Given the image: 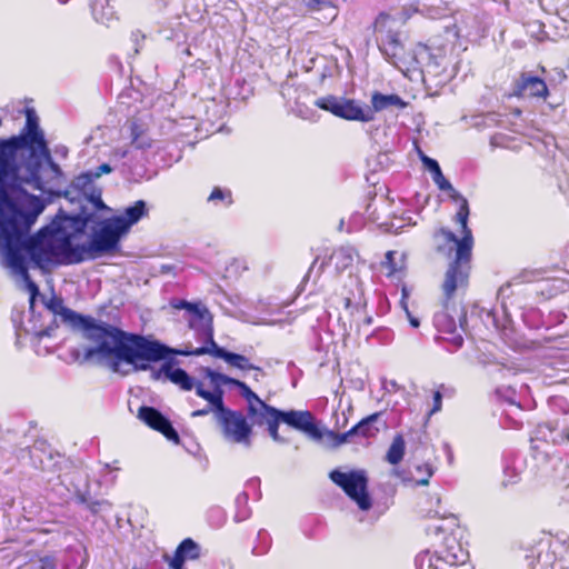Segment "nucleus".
Listing matches in <instances>:
<instances>
[{
	"mask_svg": "<svg viewBox=\"0 0 569 569\" xmlns=\"http://www.w3.org/2000/svg\"><path fill=\"white\" fill-rule=\"evenodd\" d=\"M46 206L47 202L38 196L24 197L20 208L0 226V263L12 277L24 282L31 305L39 289L29 276V268L48 271L94 260L118 249L120 239L127 234L123 227L109 218L102 221L88 243H74L76 234L67 232L64 226L70 219L57 217L36 234L29 236Z\"/></svg>",
	"mask_w": 569,
	"mask_h": 569,
	"instance_id": "f257e3e1",
	"label": "nucleus"
},
{
	"mask_svg": "<svg viewBox=\"0 0 569 569\" xmlns=\"http://www.w3.org/2000/svg\"><path fill=\"white\" fill-rule=\"evenodd\" d=\"M47 307L84 339L93 343L84 349V359L96 360L111 371L122 376L150 370L151 362H158L171 351L169 347L149 337L123 331L108 322L82 316L52 298Z\"/></svg>",
	"mask_w": 569,
	"mask_h": 569,
	"instance_id": "f03ea898",
	"label": "nucleus"
},
{
	"mask_svg": "<svg viewBox=\"0 0 569 569\" xmlns=\"http://www.w3.org/2000/svg\"><path fill=\"white\" fill-rule=\"evenodd\" d=\"M456 201H460L455 220L461 227V238H457L452 231L445 228H441L436 234L441 236L446 243H453L456 249L455 259L450 262L442 283L445 308H447L448 302L452 299L457 290L463 289L468 286L470 260L473 247L472 232L468 227V200L461 196V198H458Z\"/></svg>",
	"mask_w": 569,
	"mask_h": 569,
	"instance_id": "7ed1b4c3",
	"label": "nucleus"
},
{
	"mask_svg": "<svg viewBox=\"0 0 569 569\" xmlns=\"http://www.w3.org/2000/svg\"><path fill=\"white\" fill-rule=\"evenodd\" d=\"M329 478L357 503L359 509L367 511L371 508L372 502L368 493V477L365 470H351L349 472L332 470L329 473Z\"/></svg>",
	"mask_w": 569,
	"mask_h": 569,
	"instance_id": "20e7f679",
	"label": "nucleus"
},
{
	"mask_svg": "<svg viewBox=\"0 0 569 569\" xmlns=\"http://www.w3.org/2000/svg\"><path fill=\"white\" fill-rule=\"evenodd\" d=\"M315 106L348 121L370 122L373 120L371 108L363 107L353 99L328 94L316 99Z\"/></svg>",
	"mask_w": 569,
	"mask_h": 569,
	"instance_id": "39448f33",
	"label": "nucleus"
},
{
	"mask_svg": "<svg viewBox=\"0 0 569 569\" xmlns=\"http://www.w3.org/2000/svg\"><path fill=\"white\" fill-rule=\"evenodd\" d=\"M207 346L196 348V349H186V350H174L169 348L171 351L166 356L163 360L169 358L171 355H181V356H202V355H211L216 358L223 359L228 365L234 367L239 370H253L258 373H262V369L257 367L250 362V360L242 355L230 352L219 347L214 339L213 332L204 340Z\"/></svg>",
	"mask_w": 569,
	"mask_h": 569,
	"instance_id": "423d86ee",
	"label": "nucleus"
},
{
	"mask_svg": "<svg viewBox=\"0 0 569 569\" xmlns=\"http://www.w3.org/2000/svg\"><path fill=\"white\" fill-rule=\"evenodd\" d=\"M221 428L222 436L232 443L251 446L252 428L242 412L226 408L217 421Z\"/></svg>",
	"mask_w": 569,
	"mask_h": 569,
	"instance_id": "0eeeda50",
	"label": "nucleus"
},
{
	"mask_svg": "<svg viewBox=\"0 0 569 569\" xmlns=\"http://www.w3.org/2000/svg\"><path fill=\"white\" fill-rule=\"evenodd\" d=\"M468 559V553L458 548V552L446 550L445 555H438L430 550L421 551L415 559L417 569H443L445 567L463 566Z\"/></svg>",
	"mask_w": 569,
	"mask_h": 569,
	"instance_id": "6e6552de",
	"label": "nucleus"
},
{
	"mask_svg": "<svg viewBox=\"0 0 569 569\" xmlns=\"http://www.w3.org/2000/svg\"><path fill=\"white\" fill-rule=\"evenodd\" d=\"M379 50L388 62L399 69L405 76L410 73V66L413 63L411 52H407L402 42L397 36H388L385 40H379Z\"/></svg>",
	"mask_w": 569,
	"mask_h": 569,
	"instance_id": "1a4fd4ad",
	"label": "nucleus"
},
{
	"mask_svg": "<svg viewBox=\"0 0 569 569\" xmlns=\"http://www.w3.org/2000/svg\"><path fill=\"white\" fill-rule=\"evenodd\" d=\"M208 380L209 388H206V386H198L197 388V396L204 399L207 401V406L202 409L192 411L191 417L198 418L213 413L216 421H218L222 411L227 408L223 402L224 391L219 385L214 386L210 379Z\"/></svg>",
	"mask_w": 569,
	"mask_h": 569,
	"instance_id": "9d476101",
	"label": "nucleus"
},
{
	"mask_svg": "<svg viewBox=\"0 0 569 569\" xmlns=\"http://www.w3.org/2000/svg\"><path fill=\"white\" fill-rule=\"evenodd\" d=\"M151 379L169 380L183 391H190L198 386H206L203 381L194 380L181 368H174L171 362H164L159 369H151Z\"/></svg>",
	"mask_w": 569,
	"mask_h": 569,
	"instance_id": "9b49d317",
	"label": "nucleus"
},
{
	"mask_svg": "<svg viewBox=\"0 0 569 569\" xmlns=\"http://www.w3.org/2000/svg\"><path fill=\"white\" fill-rule=\"evenodd\" d=\"M281 418L282 422L303 432L315 441H320L325 436V432L317 426L310 411H281Z\"/></svg>",
	"mask_w": 569,
	"mask_h": 569,
	"instance_id": "f8f14e48",
	"label": "nucleus"
},
{
	"mask_svg": "<svg viewBox=\"0 0 569 569\" xmlns=\"http://www.w3.org/2000/svg\"><path fill=\"white\" fill-rule=\"evenodd\" d=\"M177 309H186L192 315L190 319V327L194 329L203 340H206L212 332V317L209 310L201 303H191L184 300L174 305Z\"/></svg>",
	"mask_w": 569,
	"mask_h": 569,
	"instance_id": "ddd939ff",
	"label": "nucleus"
},
{
	"mask_svg": "<svg viewBox=\"0 0 569 569\" xmlns=\"http://www.w3.org/2000/svg\"><path fill=\"white\" fill-rule=\"evenodd\" d=\"M512 96L546 99L549 96V90L541 78L522 72L515 81Z\"/></svg>",
	"mask_w": 569,
	"mask_h": 569,
	"instance_id": "4468645a",
	"label": "nucleus"
},
{
	"mask_svg": "<svg viewBox=\"0 0 569 569\" xmlns=\"http://www.w3.org/2000/svg\"><path fill=\"white\" fill-rule=\"evenodd\" d=\"M138 417L152 429L161 432L168 440L179 442L178 432L173 429L171 422L157 409L152 407H141Z\"/></svg>",
	"mask_w": 569,
	"mask_h": 569,
	"instance_id": "2eb2a0df",
	"label": "nucleus"
},
{
	"mask_svg": "<svg viewBox=\"0 0 569 569\" xmlns=\"http://www.w3.org/2000/svg\"><path fill=\"white\" fill-rule=\"evenodd\" d=\"M204 375L206 378L210 379L214 386L219 385L220 388H222L224 385L237 387L240 391V395L247 401L248 408L260 400L258 395L253 392L243 381L228 377L223 373L216 372L210 368L204 369Z\"/></svg>",
	"mask_w": 569,
	"mask_h": 569,
	"instance_id": "dca6fc26",
	"label": "nucleus"
},
{
	"mask_svg": "<svg viewBox=\"0 0 569 569\" xmlns=\"http://www.w3.org/2000/svg\"><path fill=\"white\" fill-rule=\"evenodd\" d=\"M200 555V546L191 538H187L177 547L174 555L172 557L166 556V559L169 562L170 569H182L186 561L196 560Z\"/></svg>",
	"mask_w": 569,
	"mask_h": 569,
	"instance_id": "f3484780",
	"label": "nucleus"
},
{
	"mask_svg": "<svg viewBox=\"0 0 569 569\" xmlns=\"http://www.w3.org/2000/svg\"><path fill=\"white\" fill-rule=\"evenodd\" d=\"M420 160L423 163V166L426 167V169L431 173L433 182L441 191L449 192L450 198L453 200L461 198V194L445 178L439 163L435 159L429 158L425 153L420 152Z\"/></svg>",
	"mask_w": 569,
	"mask_h": 569,
	"instance_id": "a211bd4d",
	"label": "nucleus"
},
{
	"mask_svg": "<svg viewBox=\"0 0 569 569\" xmlns=\"http://www.w3.org/2000/svg\"><path fill=\"white\" fill-rule=\"evenodd\" d=\"M459 527L458 518L455 515L443 516L426 527V535L436 541H445L448 535H452Z\"/></svg>",
	"mask_w": 569,
	"mask_h": 569,
	"instance_id": "6ab92c4d",
	"label": "nucleus"
},
{
	"mask_svg": "<svg viewBox=\"0 0 569 569\" xmlns=\"http://www.w3.org/2000/svg\"><path fill=\"white\" fill-rule=\"evenodd\" d=\"M409 17H393L389 13L381 12L375 21V32L378 34L377 41L387 39L388 36L399 34L398 28L405 23Z\"/></svg>",
	"mask_w": 569,
	"mask_h": 569,
	"instance_id": "aec40b11",
	"label": "nucleus"
},
{
	"mask_svg": "<svg viewBox=\"0 0 569 569\" xmlns=\"http://www.w3.org/2000/svg\"><path fill=\"white\" fill-rule=\"evenodd\" d=\"M248 417L256 426H264L277 418H281V410L259 400L248 408Z\"/></svg>",
	"mask_w": 569,
	"mask_h": 569,
	"instance_id": "412c9836",
	"label": "nucleus"
},
{
	"mask_svg": "<svg viewBox=\"0 0 569 569\" xmlns=\"http://www.w3.org/2000/svg\"><path fill=\"white\" fill-rule=\"evenodd\" d=\"M146 214V202L143 200H138L132 206L128 207L122 214L112 218L120 227H123L124 232L128 233L130 228Z\"/></svg>",
	"mask_w": 569,
	"mask_h": 569,
	"instance_id": "4be33fe9",
	"label": "nucleus"
},
{
	"mask_svg": "<svg viewBox=\"0 0 569 569\" xmlns=\"http://www.w3.org/2000/svg\"><path fill=\"white\" fill-rule=\"evenodd\" d=\"M447 68L448 60L446 56L442 53L441 49H437V54L433 57L431 62L427 63V67L421 74L423 79L429 77L432 79H439L438 82H442L450 78V74H447Z\"/></svg>",
	"mask_w": 569,
	"mask_h": 569,
	"instance_id": "5701e85b",
	"label": "nucleus"
},
{
	"mask_svg": "<svg viewBox=\"0 0 569 569\" xmlns=\"http://www.w3.org/2000/svg\"><path fill=\"white\" fill-rule=\"evenodd\" d=\"M371 110L373 114L376 112L386 110L388 108L395 107L402 109L406 107V102L398 94H382L380 92H375L371 97Z\"/></svg>",
	"mask_w": 569,
	"mask_h": 569,
	"instance_id": "b1692460",
	"label": "nucleus"
},
{
	"mask_svg": "<svg viewBox=\"0 0 569 569\" xmlns=\"http://www.w3.org/2000/svg\"><path fill=\"white\" fill-rule=\"evenodd\" d=\"M358 257L356 250L352 247H340L333 251L330 257L337 271L341 272L352 266L355 259Z\"/></svg>",
	"mask_w": 569,
	"mask_h": 569,
	"instance_id": "393cba45",
	"label": "nucleus"
},
{
	"mask_svg": "<svg viewBox=\"0 0 569 569\" xmlns=\"http://www.w3.org/2000/svg\"><path fill=\"white\" fill-rule=\"evenodd\" d=\"M437 52H432L431 49L423 43H419L416 46L415 50L411 52V58L413 59V63L410 66V72L413 71H422L426 69L427 63L431 62Z\"/></svg>",
	"mask_w": 569,
	"mask_h": 569,
	"instance_id": "a878e982",
	"label": "nucleus"
},
{
	"mask_svg": "<svg viewBox=\"0 0 569 569\" xmlns=\"http://www.w3.org/2000/svg\"><path fill=\"white\" fill-rule=\"evenodd\" d=\"M131 143L137 149H147L151 147V138L147 134V124L132 120L130 123Z\"/></svg>",
	"mask_w": 569,
	"mask_h": 569,
	"instance_id": "bb28decb",
	"label": "nucleus"
},
{
	"mask_svg": "<svg viewBox=\"0 0 569 569\" xmlns=\"http://www.w3.org/2000/svg\"><path fill=\"white\" fill-rule=\"evenodd\" d=\"M91 11L96 21L103 24H109L116 16L113 8L109 3V0H92Z\"/></svg>",
	"mask_w": 569,
	"mask_h": 569,
	"instance_id": "cd10ccee",
	"label": "nucleus"
},
{
	"mask_svg": "<svg viewBox=\"0 0 569 569\" xmlns=\"http://www.w3.org/2000/svg\"><path fill=\"white\" fill-rule=\"evenodd\" d=\"M405 450H406V442H405L403 437L401 435L395 436V438L387 451L386 460L390 465H398L405 456Z\"/></svg>",
	"mask_w": 569,
	"mask_h": 569,
	"instance_id": "c85d7f7f",
	"label": "nucleus"
},
{
	"mask_svg": "<svg viewBox=\"0 0 569 569\" xmlns=\"http://www.w3.org/2000/svg\"><path fill=\"white\" fill-rule=\"evenodd\" d=\"M350 283L353 289L343 298L346 309L358 308L361 305L362 288L359 280L357 278H350Z\"/></svg>",
	"mask_w": 569,
	"mask_h": 569,
	"instance_id": "c756f323",
	"label": "nucleus"
},
{
	"mask_svg": "<svg viewBox=\"0 0 569 569\" xmlns=\"http://www.w3.org/2000/svg\"><path fill=\"white\" fill-rule=\"evenodd\" d=\"M380 417L381 412H376L359 421L357 425H361L362 428L357 430L356 435H360L365 438L376 436L379 431V428L375 427L373 423L377 422Z\"/></svg>",
	"mask_w": 569,
	"mask_h": 569,
	"instance_id": "7c9ffc66",
	"label": "nucleus"
},
{
	"mask_svg": "<svg viewBox=\"0 0 569 569\" xmlns=\"http://www.w3.org/2000/svg\"><path fill=\"white\" fill-rule=\"evenodd\" d=\"M112 168L108 163H102L93 170L87 171L77 178V186L84 187L86 183L91 182L93 179L100 178L102 174L110 173Z\"/></svg>",
	"mask_w": 569,
	"mask_h": 569,
	"instance_id": "2f4dec72",
	"label": "nucleus"
},
{
	"mask_svg": "<svg viewBox=\"0 0 569 569\" xmlns=\"http://www.w3.org/2000/svg\"><path fill=\"white\" fill-rule=\"evenodd\" d=\"M416 471L421 475V477L417 480L418 486H427L429 483V479L435 473V468L429 462L417 463L415 465Z\"/></svg>",
	"mask_w": 569,
	"mask_h": 569,
	"instance_id": "473e14b6",
	"label": "nucleus"
},
{
	"mask_svg": "<svg viewBox=\"0 0 569 569\" xmlns=\"http://www.w3.org/2000/svg\"><path fill=\"white\" fill-rule=\"evenodd\" d=\"M361 425L353 426L350 430L343 433H335L333 431H327L326 435L335 440L336 446H340L347 442L352 436H356L357 430L361 429Z\"/></svg>",
	"mask_w": 569,
	"mask_h": 569,
	"instance_id": "72a5a7b5",
	"label": "nucleus"
},
{
	"mask_svg": "<svg viewBox=\"0 0 569 569\" xmlns=\"http://www.w3.org/2000/svg\"><path fill=\"white\" fill-rule=\"evenodd\" d=\"M208 201L210 202H217V201H226L227 204H231V192L229 190L221 189L219 187H216L210 196L208 197Z\"/></svg>",
	"mask_w": 569,
	"mask_h": 569,
	"instance_id": "f704fd0d",
	"label": "nucleus"
},
{
	"mask_svg": "<svg viewBox=\"0 0 569 569\" xmlns=\"http://www.w3.org/2000/svg\"><path fill=\"white\" fill-rule=\"evenodd\" d=\"M282 422V418H277L274 420H272L271 422L267 423V429H268V432L270 435V437L276 441V442H280V443H284L286 440L279 435L278 432V428H279V423Z\"/></svg>",
	"mask_w": 569,
	"mask_h": 569,
	"instance_id": "c9c22d12",
	"label": "nucleus"
},
{
	"mask_svg": "<svg viewBox=\"0 0 569 569\" xmlns=\"http://www.w3.org/2000/svg\"><path fill=\"white\" fill-rule=\"evenodd\" d=\"M441 406H442V395H441V392L439 390H437L433 393V407L430 410V415H433V413L440 411L441 410Z\"/></svg>",
	"mask_w": 569,
	"mask_h": 569,
	"instance_id": "e433bc0d",
	"label": "nucleus"
},
{
	"mask_svg": "<svg viewBox=\"0 0 569 569\" xmlns=\"http://www.w3.org/2000/svg\"><path fill=\"white\" fill-rule=\"evenodd\" d=\"M397 254L395 251H388L386 253V261L385 264L389 268L390 273H393L397 271V268L393 263V257Z\"/></svg>",
	"mask_w": 569,
	"mask_h": 569,
	"instance_id": "4c0bfd02",
	"label": "nucleus"
},
{
	"mask_svg": "<svg viewBox=\"0 0 569 569\" xmlns=\"http://www.w3.org/2000/svg\"><path fill=\"white\" fill-rule=\"evenodd\" d=\"M41 565L38 569H53L56 567V562L51 557H44L40 559Z\"/></svg>",
	"mask_w": 569,
	"mask_h": 569,
	"instance_id": "58836bf2",
	"label": "nucleus"
},
{
	"mask_svg": "<svg viewBox=\"0 0 569 569\" xmlns=\"http://www.w3.org/2000/svg\"><path fill=\"white\" fill-rule=\"evenodd\" d=\"M102 507H110V503L108 501H94L90 503L89 508L92 512H99Z\"/></svg>",
	"mask_w": 569,
	"mask_h": 569,
	"instance_id": "ea45409f",
	"label": "nucleus"
},
{
	"mask_svg": "<svg viewBox=\"0 0 569 569\" xmlns=\"http://www.w3.org/2000/svg\"><path fill=\"white\" fill-rule=\"evenodd\" d=\"M401 303H402V306H403V309L406 310V313H407V316H408V319H409L410 325H411L413 328H418V327H419V325H420V323H419V320H418L416 317H413V316L409 312L408 307H407V305H406V302H405L403 300L401 301Z\"/></svg>",
	"mask_w": 569,
	"mask_h": 569,
	"instance_id": "a19ab883",
	"label": "nucleus"
},
{
	"mask_svg": "<svg viewBox=\"0 0 569 569\" xmlns=\"http://www.w3.org/2000/svg\"><path fill=\"white\" fill-rule=\"evenodd\" d=\"M540 557H541L540 555H538L537 557L535 555L527 556V560H528L527 566L528 567H532V568L536 567V566L543 567L545 565H542L540 562Z\"/></svg>",
	"mask_w": 569,
	"mask_h": 569,
	"instance_id": "79ce46f5",
	"label": "nucleus"
},
{
	"mask_svg": "<svg viewBox=\"0 0 569 569\" xmlns=\"http://www.w3.org/2000/svg\"><path fill=\"white\" fill-rule=\"evenodd\" d=\"M91 201H92V202L94 203V206H96L97 208H99V209L107 208V207L104 206V203L102 202L100 194H97V196L92 194V196H91Z\"/></svg>",
	"mask_w": 569,
	"mask_h": 569,
	"instance_id": "37998d69",
	"label": "nucleus"
},
{
	"mask_svg": "<svg viewBox=\"0 0 569 569\" xmlns=\"http://www.w3.org/2000/svg\"><path fill=\"white\" fill-rule=\"evenodd\" d=\"M247 501H248V496H247L246 493H241V495H239V496H238V498H237V502H238V503H242V502H243V503H247Z\"/></svg>",
	"mask_w": 569,
	"mask_h": 569,
	"instance_id": "c03bdc74",
	"label": "nucleus"
},
{
	"mask_svg": "<svg viewBox=\"0 0 569 569\" xmlns=\"http://www.w3.org/2000/svg\"><path fill=\"white\" fill-rule=\"evenodd\" d=\"M248 517L247 513H242L241 516L240 515H237L236 518L238 521H241V520H244L246 518Z\"/></svg>",
	"mask_w": 569,
	"mask_h": 569,
	"instance_id": "a18cd8bd",
	"label": "nucleus"
},
{
	"mask_svg": "<svg viewBox=\"0 0 569 569\" xmlns=\"http://www.w3.org/2000/svg\"><path fill=\"white\" fill-rule=\"evenodd\" d=\"M263 375H264L263 372L260 375L257 371H254L253 379L259 380V377H262Z\"/></svg>",
	"mask_w": 569,
	"mask_h": 569,
	"instance_id": "49530a36",
	"label": "nucleus"
},
{
	"mask_svg": "<svg viewBox=\"0 0 569 569\" xmlns=\"http://www.w3.org/2000/svg\"><path fill=\"white\" fill-rule=\"evenodd\" d=\"M455 340H456V343H457L458 346H461V343H462V338H461V337H458V338H456Z\"/></svg>",
	"mask_w": 569,
	"mask_h": 569,
	"instance_id": "de8ad7c7",
	"label": "nucleus"
},
{
	"mask_svg": "<svg viewBox=\"0 0 569 569\" xmlns=\"http://www.w3.org/2000/svg\"><path fill=\"white\" fill-rule=\"evenodd\" d=\"M563 441H569V432H566L562 437Z\"/></svg>",
	"mask_w": 569,
	"mask_h": 569,
	"instance_id": "09e8293b",
	"label": "nucleus"
},
{
	"mask_svg": "<svg viewBox=\"0 0 569 569\" xmlns=\"http://www.w3.org/2000/svg\"><path fill=\"white\" fill-rule=\"evenodd\" d=\"M419 451H420V449H419V448H417V449H416V451L413 452V458H415V459H416V458H417V456L419 455Z\"/></svg>",
	"mask_w": 569,
	"mask_h": 569,
	"instance_id": "8fccbe9b",
	"label": "nucleus"
},
{
	"mask_svg": "<svg viewBox=\"0 0 569 569\" xmlns=\"http://www.w3.org/2000/svg\"><path fill=\"white\" fill-rule=\"evenodd\" d=\"M461 31H462V28H458V30L456 31V37H459Z\"/></svg>",
	"mask_w": 569,
	"mask_h": 569,
	"instance_id": "3c124183",
	"label": "nucleus"
},
{
	"mask_svg": "<svg viewBox=\"0 0 569 569\" xmlns=\"http://www.w3.org/2000/svg\"><path fill=\"white\" fill-rule=\"evenodd\" d=\"M342 228H343V220H341L339 223V230H342Z\"/></svg>",
	"mask_w": 569,
	"mask_h": 569,
	"instance_id": "603ef678",
	"label": "nucleus"
},
{
	"mask_svg": "<svg viewBox=\"0 0 569 569\" xmlns=\"http://www.w3.org/2000/svg\"><path fill=\"white\" fill-rule=\"evenodd\" d=\"M366 323H367V325H370V323H371V318H367V319H366Z\"/></svg>",
	"mask_w": 569,
	"mask_h": 569,
	"instance_id": "864d4df0",
	"label": "nucleus"
},
{
	"mask_svg": "<svg viewBox=\"0 0 569 569\" xmlns=\"http://www.w3.org/2000/svg\"><path fill=\"white\" fill-rule=\"evenodd\" d=\"M83 228H84V223L82 222L81 227L78 228V231H82Z\"/></svg>",
	"mask_w": 569,
	"mask_h": 569,
	"instance_id": "5fc2aeb1",
	"label": "nucleus"
},
{
	"mask_svg": "<svg viewBox=\"0 0 569 569\" xmlns=\"http://www.w3.org/2000/svg\"><path fill=\"white\" fill-rule=\"evenodd\" d=\"M104 468H106V469H108V470H109V469H111V467H110V465H109V463H106V465H104Z\"/></svg>",
	"mask_w": 569,
	"mask_h": 569,
	"instance_id": "6e6d98bb",
	"label": "nucleus"
},
{
	"mask_svg": "<svg viewBox=\"0 0 569 569\" xmlns=\"http://www.w3.org/2000/svg\"><path fill=\"white\" fill-rule=\"evenodd\" d=\"M391 227H396L397 229L401 228V226H396L395 223H391Z\"/></svg>",
	"mask_w": 569,
	"mask_h": 569,
	"instance_id": "4d7b16f0",
	"label": "nucleus"
},
{
	"mask_svg": "<svg viewBox=\"0 0 569 569\" xmlns=\"http://www.w3.org/2000/svg\"><path fill=\"white\" fill-rule=\"evenodd\" d=\"M233 263L238 264V263H241V261L240 260H234Z\"/></svg>",
	"mask_w": 569,
	"mask_h": 569,
	"instance_id": "13d9d810",
	"label": "nucleus"
}]
</instances>
